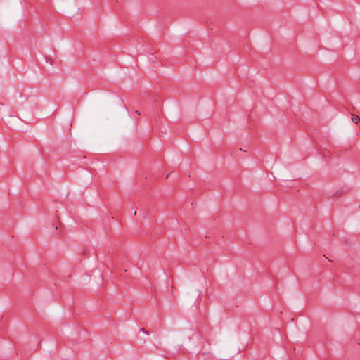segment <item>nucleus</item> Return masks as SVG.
Wrapping results in <instances>:
<instances>
[{"label": "nucleus", "instance_id": "7ed1b4c3", "mask_svg": "<svg viewBox=\"0 0 360 360\" xmlns=\"http://www.w3.org/2000/svg\"><path fill=\"white\" fill-rule=\"evenodd\" d=\"M169 175H170V174H168L166 177L169 178Z\"/></svg>", "mask_w": 360, "mask_h": 360}, {"label": "nucleus", "instance_id": "f257e3e1", "mask_svg": "<svg viewBox=\"0 0 360 360\" xmlns=\"http://www.w3.org/2000/svg\"><path fill=\"white\" fill-rule=\"evenodd\" d=\"M352 120L354 123L357 124L360 121V117L357 115H353L352 117Z\"/></svg>", "mask_w": 360, "mask_h": 360}, {"label": "nucleus", "instance_id": "20e7f679", "mask_svg": "<svg viewBox=\"0 0 360 360\" xmlns=\"http://www.w3.org/2000/svg\"><path fill=\"white\" fill-rule=\"evenodd\" d=\"M141 330H142V332H145V329L144 328H142Z\"/></svg>", "mask_w": 360, "mask_h": 360}, {"label": "nucleus", "instance_id": "f03ea898", "mask_svg": "<svg viewBox=\"0 0 360 360\" xmlns=\"http://www.w3.org/2000/svg\"><path fill=\"white\" fill-rule=\"evenodd\" d=\"M136 113L137 115H140V112H139V110H136Z\"/></svg>", "mask_w": 360, "mask_h": 360}]
</instances>
